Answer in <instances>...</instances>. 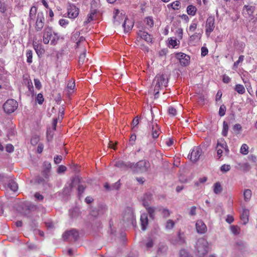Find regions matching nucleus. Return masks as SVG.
Wrapping results in <instances>:
<instances>
[{
	"label": "nucleus",
	"mask_w": 257,
	"mask_h": 257,
	"mask_svg": "<svg viewBox=\"0 0 257 257\" xmlns=\"http://www.w3.org/2000/svg\"><path fill=\"white\" fill-rule=\"evenodd\" d=\"M255 10V6L251 5H245L243 8L244 14L246 16V17H248L249 18L253 16Z\"/></svg>",
	"instance_id": "obj_16"
},
{
	"label": "nucleus",
	"mask_w": 257,
	"mask_h": 257,
	"mask_svg": "<svg viewBox=\"0 0 257 257\" xmlns=\"http://www.w3.org/2000/svg\"><path fill=\"white\" fill-rule=\"evenodd\" d=\"M180 257H193L188 251L185 249L181 250Z\"/></svg>",
	"instance_id": "obj_42"
},
{
	"label": "nucleus",
	"mask_w": 257,
	"mask_h": 257,
	"mask_svg": "<svg viewBox=\"0 0 257 257\" xmlns=\"http://www.w3.org/2000/svg\"><path fill=\"white\" fill-rule=\"evenodd\" d=\"M7 10L6 4L3 2V0H0V12L5 13Z\"/></svg>",
	"instance_id": "obj_48"
},
{
	"label": "nucleus",
	"mask_w": 257,
	"mask_h": 257,
	"mask_svg": "<svg viewBox=\"0 0 257 257\" xmlns=\"http://www.w3.org/2000/svg\"><path fill=\"white\" fill-rule=\"evenodd\" d=\"M196 255L198 257H204L208 251V242L204 238L198 239L195 246Z\"/></svg>",
	"instance_id": "obj_5"
},
{
	"label": "nucleus",
	"mask_w": 257,
	"mask_h": 257,
	"mask_svg": "<svg viewBox=\"0 0 257 257\" xmlns=\"http://www.w3.org/2000/svg\"><path fill=\"white\" fill-rule=\"evenodd\" d=\"M196 207L195 206H192L190 209L189 214L191 216L195 215L196 214Z\"/></svg>",
	"instance_id": "obj_63"
},
{
	"label": "nucleus",
	"mask_w": 257,
	"mask_h": 257,
	"mask_svg": "<svg viewBox=\"0 0 257 257\" xmlns=\"http://www.w3.org/2000/svg\"><path fill=\"white\" fill-rule=\"evenodd\" d=\"M230 169V166L229 165L224 164L221 166L220 170L223 172H226L229 171Z\"/></svg>",
	"instance_id": "obj_51"
},
{
	"label": "nucleus",
	"mask_w": 257,
	"mask_h": 257,
	"mask_svg": "<svg viewBox=\"0 0 257 257\" xmlns=\"http://www.w3.org/2000/svg\"><path fill=\"white\" fill-rule=\"evenodd\" d=\"M37 101L39 104H42L44 101L43 96L42 93H39L36 97Z\"/></svg>",
	"instance_id": "obj_50"
},
{
	"label": "nucleus",
	"mask_w": 257,
	"mask_h": 257,
	"mask_svg": "<svg viewBox=\"0 0 257 257\" xmlns=\"http://www.w3.org/2000/svg\"><path fill=\"white\" fill-rule=\"evenodd\" d=\"M152 198V195L151 193H146L144 195L143 200V204L144 206V202L145 201H148L149 202V205L150 204L151 200Z\"/></svg>",
	"instance_id": "obj_36"
},
{
	"label": "nucleus",
	"mask_w": 257,
	"mask_h": 257,
	"mask_svg": "<svg viewBox=\"0 0 257 257\" xmlns=\"http://www.w3.org/2000/svg\"><path fill=\"white\" fill-rule=\"evenodd\" d=\"M79 237L78 231L73 229L70 230L66 231L63 234V238L65 240H76Z\"/></svg>",
	"instance_id": "obj_8"
},
{
	"label": "nucleus",
	"mask_w": 257,
	"mask_h": 257,
	"mask_svg": "<svg viewBox=\"0 0 257 257\" xmlns=\"http://www.w3.org/2000/svg\"><path fill=\"white\" fill-rule=\"evenodd\" d=\"M196 11L197 8L193 5H189L187 7V13L189 15L193 16L195 15Z\"/></svg>",
	"instance_id": "obj_25"
},
{
	"label": "nucleus",
	"mask_w": 257,
	"mask_h": 257,
	"mask_svg": "<svg viewBox=\"0 0 257 257\" xmlns=\"http://www.w3.org/2000/svg\"><path fill=\"white\" fill-rule=\"evenodd\" d=\"M134 218V212L131 208H126L123 213V221L128 223H133Z\"/></svg>",
	"instance_id": "obj_11"
},
{
	"label": "nucleus",
	"mask_w": 257,
	"mask_h": 257,
	"mask_svg": "<svg viewBox=\"0 0 257 257\" xmlns=\"http://www.w3.org/2000/svg\"><path fill=\"white\" fill-rule=\"evenodd\" d=\"M158 211H160L164 218L168 217L170 215V211L164 208L160 207L159 208Z\"/></svg>",
	"instance_id": "obj_27"
},
{
	"label": "nucleus",
	"mask_w": 257,
	"mask_h": 257,
	"mask_svg": "<svg viewBox=\"0 0 257 257\" xmlns=\"http://www.w3.org/2000/svg\"><path fill=\"white\" fill-rule=\"evenodd\" d=\"M175 225V222L171 219H169L167 221L165 224V228L167 230L172 229Z\"/></svg>",
	"instance_id": "obj_32"
},
{
	"label": "nucleus",
	"mask_w": 257,
	"mask_h": 257,
	"mask_svg": "<svg viewBox=\"0 0 257 257\" xmlns=\"http://www.w3.org/2000/svg\"><path fill=\"white\" fill-rule=\"evenodd\" d=\"M95 12H91L89 14L87 17V20L85 21L86 23H88L93 20V16L94 15Z\"/></svg>",
	"instance_id": "obj_57"
},
{
	"label": "nucleus",
	"mask_w": 257,
	"mask_h": 257,
	"mask_svg": "<svg viewBox=\"0 0 257 257\" xmlns=\"http://www.w3.org/2000/svg\"><path fill=\"white\" fill-rule=\"evenodd\" d=\"M169 44L171 45L173 48H175L176 46L179 45V43H178L176 39H173L170 38L169 39Z\"/></svg>",
	"instance_id": "obj_40"
},
{
	"label": "nucleus",
	"mask_w": 257,
	"mask_h": 257,
	"mask_svg": "<svg viewBox=\"0 0 257 257\" xmlns=\"http://www.w3.org/2000/svg\"><path fill=\"white\" fill-rule=\"evenodd\" d=\"M249 215V210L245 208L243 209L240 215V219L243 221L244 224H246L248 222Z\"/></svg>",
	"instance_id": "obj_22"
},
{
	"label": "nucleus",
	"mask_w": 257,
	"mask_h": 257,
	"mask_svg": "<svg viewBox=\"0 0 257 257\" xmlns=\"http://www.w3.org/2000/svg\"><path fill=\"white\" fill-rule=\"evenodd\" d=\"M198 26V21L196 19H194L189 28V31L194 32L197 28Z\"/></svg>",
	"instance_id": "obj_29"
},
{
	"label": "nucleus",
	"mask_w": 257,
	"mask_h": 257,
	"mask_svg": "<svg viewBox=\"0 0 257 257\" xmlns=\"http://www.w3.org/2000/svg\"><path fill=\"white\" fill-rule=\"evenodd\" d=\"M222 190V187L219 182H216L213 186V191L214 193L218 194L221 192Z\"/></svg>",
	"instance_id": "obj_26"
},
{
	"label": "nucleus",
	"mask_w": 257,
	"mask_h": 257,
	"mask_svg": "<svg viewBox=\"0 0 257 257\" xmlns=\"http://www.w3.org/2000/svg\"><path fill=\"white\" fill-rule=\"evenodd\" d=\"M66 170V167L63 165L59 166L57 172L59 173H63Z\"/></svg>",
	"instance_id": "obj_62"
},
{
	"label": "nucleus",
	"mask_w": 257,
	"mask_h": 257,
	"mask_svg": "<svg viewBox=\"0 0 257 257\" xmlns=\"http://www.w3.org/2000/svg\"><path fill=\"white\" fill-rule=\"evenodd\" d=\"M62 160V157L61 156H56L54 157V162L56 164H59Z\"/></svg>",
	"instance_id": "obj_61"
},
{
	"label": "nucleus",
	"mask_w": 257,
	"mask_h": 257,
	"mask_svg": "<svg viewBox=\"0 0 257 257\" xmlns=\"http://www.w3.org/2000/svg\"><path fill=\"white\" fill-rule=\"evenodd\" d=\"M144 207L147 209V210L149 213V215L150 216V217L153 219L155 215V212L156 209L154 207H150V205H149L148 201L144 202Z\"/></svg>",
	"instance_id": "obj_20"
},
{
	"label": "nucleus",
	"mask_w": 257,
	"mask_h": 257,
	"mask_svg": "<svg viewBox=\"0 0 257 257\" xmlns=\"http://www.w3.org/2000/svg\"><path fill=\"white\" fill-rule=\"evenodd\" d=\"M222 80L224 83H228L230 81V78L228 76L223 75Z\"/></svg>",
	"instance_id": "obj_64"
},
{
	"label": "nucleus",
	"mask_w": 257,
	"mask_h": 257,
	"mask_svg": "<svg viewBox=\"0 0 257 257\" xmlns=\"http://www.w3.org/2000/svg\"><path fill=\"white\" fill-rule=\"evenodd\" d=\"M139 119L138 118L136 117L135 118H134L133 119L132 123V130H133V131H136V126L139 124Z\"/></svg>",
	"instance_id": "obj_52"
},
{
	"label": "nucleus",
	"mask_w": 257,
	"mask_h": 257,
	"mask_svg": "<svg viewBox=\"0 0 257 257\" xmlns=\"http://www.w3.org/2000/svg\"><path fill=\"white\" fill-rule=\"evenodd\" d=\"M75 85L74 82L69 81L68 83L67 87H68V88L70 90H73L75 88Z\"/></svg>",
	"instance_id": "obj_60"
},
{
	"label": "nucleus",
	"mask_w": 257,
	"mask_h": 257,
	"mask_svg": "<svg viewBox=\"0 0 257 257\" xmlns=\"http://www.w3.org/2000/svg\"><path fill=\"white\" fill-rule=\"evenodd\" d=\"M217 159H219L223 154L228 155L229 152L227 143L224 139H220L217 141L216 146Z\"/></svg>",
	"instance_id": "obj_6"
},
{
	"label": "nucleus",
	"mask_w": 257,
	"mask_h": 257,
	"mask_svg": "<svg viewBox=\"0 0 257 257\" xmlns=\"http://www.w3.org/2000/svg\"><path fill=\"white\" fill-rule=\"evenodd\" d=\"M168 112L169 114L171 115L172 116H175L177 114L176 109L172 106H170L169 107Z\"/></svg>",
	"instance_id": "obj_49"
},
{
	"label": "nucleus",
	"mask_w": 257,
	"mask_h": 257,
	"mask_svg": "<svg viewBox=\"0 0 257 257\" xmlns=\"http://www.w3.org/2000/svg\"><path fill=\"white\" fill-rule=\"evenodd\" d=\"M240 153L243 155H246L248 153V147L245 144H243L242 145L240 148Z\"/></svg>",
	"instance_id": "obj_39"
},
{
	"label": "nucleus",
	"mask_w": 257,
	"mask_h": 257,
	"mask_svg": "<svg viewBox=\"0 0 257 257\" xmlns=\"http://www.w3.org/2000/svg\"><path fill=\"white\" fill-rule=\"evenodd\" d=\"M34 84L36 88L38 90L42 87V84L40 81L38 79H34Z\"/></svg>",
	"instance_id": "obj_55"
},
{
	"label": "nucleus",
	"mask_w": 257,
	"mask_h": 257,
	"mask_svg": "<svg viewBox=\"0 0 257 257\" xmlns=\"http://www.w3.org/2000/svg\"><path fill=\"white\" fill-rule=\"evenodd\" d=\"M45 19L43 11L37 12V8L35 6L31 7L29 16V24H34L35 30L37 31L42 30L44 26Z\"/></svg>",
	"instance_id": "obj_1"
},
{
	"label": "nucleus",
	"mask_w": 257,
	"mask_h": 257,
	"mask_svg": "<svg viewBox=\"0 0 257 257\" xmlns=\"http://www.w3.org/2000/svg\"><path fill=\"white\" fill-rule=\"evenodd\" d=\"M114 165L116 167L120 168L121 170H126L128 168L132 169V167L133 166V163L130 162H124L119 160L115 162Z\"/></svg>",
	"instance_id": "obj_15"
},
{
	"label": "nucleus",
	"mask_w": 257,
	"mask_h": 257,
	"mask_svg": "<svg viewBox=\"0 0 257 257\" xmlns=\"http://www.w3.org/2000/svg\"><path fill=\"white\" fill-rule=\"evenodd\" d=\"M207 178L206 177H203L202 178H199V180L195 183V185L196 186H198L200 184L205 183L207 181Z\"/></svg>",
	"instance_id": "obj_53"
},
{
	"label": "nucleus",
	"mask_w": 257,
	"mask_h": 257,
	"mask_svg": "<svg viewBox=\"0 0 257 257\" xmlns=\"http://www.w3.org/2000/svg\"><path fill=\"white\" fill-rule=\"evenodd\" d=\"M180 5L181 3L179 1H175L170 4H169L168 5V7L169 8L170 7H171L173 10H178L180 8Z\"/></svg>",
	"instance_id": "obj_28"
},
{
	"label": "nucleus",
	"mask_w": 257,
	"mask_h": 257,
	"mask_svg": "<svg viewBox=\"0 0 257 257\" xmlns=\"http://www.w3.org/2000/svg\"><path fill=\"white\" fill-rule=\"evenodd\" d=\"M176 58L179 60L181 65L183 66H186L190 63V57L185 53H178L176 54Z\"/></svg>",
	"instance_id": "obj_9"
},
{
	"label": "nucleus",
	"mask_w": 257,
	"mask_h": 257,
	"mask_svg": "<svg viewBox=\"0 0 257 257\" xmlns=\"http://www.w3.org/2000/svg\"><path fill=\"white\" fill-rule=\"evenodd\" d=\"M86 50L84 49L83 53L80 55L78 60L79 65H82L85 62L86 58Z\"/></svg>",
	"instance_id": "obj_35"
},
{
	"label": "nucleus",
	"mask_w": 257,
	"mask_h": 257,
	"mask_svg": "<svg viewBox=\"0 0 257 257\" xmlns=\"http://www.w3.org/2000/svg\"><path fill=\"white\" fill-rule=\"evenodd\" d=\"M9 187L13 191L15 192L18 189V184L14 181H11L9 183Z\"/></svg>",
	"instance_id": "obj_38"
},
{
	"label": "nucleus",
	"mask_w": 257,
	"mask_h": 257,
	"mask_svg": "<svg viewBox=\"0 0 257 257\" xmlns=\"http://www.w3.org/2000/svg\"><path fill=\"white\" fill-rule=\"evenodd\" d=\"M154 245V242L152 239L149 238L147 240V242L146 243V246L147 249H150L152 248Z\"/></svg>",
	"instance_id": "obj_45"
},
{
	"label": "nucleus",
	"mask_w": 257,
	"mask_h": 257,
	"mask_svg": "<svg viewBox=\"0 0 257 257\" xmlns=\"http://www.w3.org/2000/svg\"><path fill=\"white\" fill-rule=\"evenodd\" d=\"M243 60H244V56L240 55L239 57L238 60L234 63L233 66L235 68H237L238 67V65L239 64V63L242 62L243 61Z\"/></svg>",
	"instance_id": "obj_54"
},
{
	"label": "nucleus",
	"mask_w": 257,
	"mask_h": 257,
	"mask_svg": "<svg viewBox=\"0 0 257 257\" xmlns=\"http://www.w3.org/2000/svg\"><path fill=\"white\" fill-rule=\"evenodd\" d=\"M196 228L197 232L200 234L204 233L207 231V227L205 224L201 220L197 221Z\"/></svg>",
	"instance_id": "obj_14"
},
{
	"label": "nucleus",
	"mask_w": 257,
	"mask_h": 257,
	"mask_svg": "<svg viewBox=\"0 0 257 257\" xmlns=\"http://www.w3.org/2000/svg\"><path fill=\"white\" fill-rule=\"evenodd\" d=\"M208 53V49L206 47H202L201 48V56H205Z\"/></svg>",
	"instance_id": "obj_59"
},
{
	"label": "nucleus",
	"mask_w": 257,
	"mask_h": 257,
	"mask_svg": "<svg viewBox=\"0 0 257 257\" xmlns=\"http://www.w3.org/2000/svg\"><path fill=\"white\" fill-rule=\"evenodd\" d=\"M251 191L249 189H245L244 191L243 195L244 199L245 201H247L250 200L251 197Z\"/></svg>",
	"instance_id": "obj_31"
},
{
	"label": "nucleus",
	"mask_w": 257,
	"mask_h": 257,
	"mask_svg": "<svg viewBox=\"0 0 257 257\" xmlns=\"http://www.w3.org/2000/svg\"><path fill=\"white\" fill-rule=\"evenodd\" d=\"M133 22L131 20H128L127 18L125 19L122 24V26L124 28V31L125 32H128L130 31L133 27Z\"/></svg>",
	"instance_id": "obj_19"
},
{
	"label": "nucleus",
	"mask_w": 257,
	"mask_h": 257,
	"mask_svg": "<svg viewBox=\"0 0 257 257\" xmlns=\"http://www.w3.org/2000/svg\"><path fill=\"white\" fill-rule=\"evenodd\" d=\"M168 79L167 75L158 74L155 77L152 85L154 86L153 93L156 98L158 97L159 90L164 87H166Z\"/></svg>",
	"instance_id": "obj_2"
},
{
	"label": "nucleus",
	"mask_w": 257,
	"mask_h": 257,
	"mask_svg": "<svg viewBox=\"0 0 257 257\" xmlns=\"http://www.w3.org/2000/svg\"><path fill=\"white\" fill-rule=\"evenodd\" d=\"M27 62L30 64L32 62L33 52L32 50H28L26 53Z\"/></svg>",
	"instance_id": "obj_37"
},
{
	"label": "nucleus",
	"mask_w": 257,
	"mask_h": 257,
	"mask_svg": "<svg viewBox=\"0 0 257 257\" xmlns=\"http://www.w3.org/2000/svg\"><path fill=\"white\" fill-rule=\"evenodd\" d=\"M228 128L229 127L226 121H224L223 122V129L222 131V136H223L224 137H226L227 136Z\"/></svg>",
	"instance_id": "obj_33"
},
{
	"label": "nucleus",
	"mask_w": 257,
	"mask_h": 257,
	"mask_svg": "<svg viewBox=\"0 0 257 257\" xmlns=\"http://www.w3.org/2000/svg\"><path fill=\"white\" fill-rule=\"evenodd\" d=\"M6 150L7 152H8L9 153H11L14 151V148L12 145L8 144L7 145V146L6 147Z\"/></svg>",
	"instance_id": "obj_58"
},
{
	"label": "nucleus",
	"mask_w": 257,
	"mask_h": 257,
	"mask_svg": "<svg viewBox=\"0 0 257 257\" xmlns=\"http://www.w3.org/2000/svg\"><path fill=\"white\" fill-rule=\"evenodd\" d=\"M146 23L147 25H148L149 27H152L154 25L153 20L151 17H148L146 18Z\"/></svg>",
	"instance_id": "obj_56"
},
{
	"label": "nucleus",
	"mask_w": 257,
	"mask_h": 257,
	"mask_svg": "<svg viewBox=\"0 0 257 257\" xmlns=\"http://www.w3.org/2000/svg\"><path fill=\"white\" fill-rule=\"evenodd\" d=\"M206 34L209 36L215 28V19L213 17H209L206 22Z\"/></svg>",
	"instance_id": "obj_10"
},
{
	"label": "nucleus",
	"mask_w": 257,
	"mask_h": 257,
	"mask_svg": "<svg viewBox=\"0 0 257 257\" xmlns=\"http://www.w3.org/2000/svg\"><path fill=\"white\" fill-rule=\"evenodd\" d=\"M79 10L74 5H70L67 10L68 16L69 18L74 19L79 15Z\"/></svg>",
	"instance_id": "obj_13"
},
{
	"label": "nucleus",
	"mask_w": 257,
	"mask_h": 257,
	"mask_svg": "<svg viewBox=\"0 0 257 257\" xmlns=\"http://www.w3.org/2000/svg\"><path fill=\"white\" fill-rule=\"evenodd\" d=\"M191 41L199 40L201 38V34L195 33L190 37Z\"/></svg>",
	"instance_id": "obj_43"
},
{
	"label": "nucleus",
	"mask_w": 257,
	"mask_h": 257,
	"mask_svg": "<svg viewBox=\"0 0 257 257\" xmlns=\"http://www.w3.org/2000/svg\"><path fill=\"white\" fill-rule=\"evenodd\" d=\"M234 89L236 92L240 94H243L245 91L244 86L241 84L236 85Z\"/></svg>",
	"instance_id": "obj_30"
},
{
	"label": "nucleus",
	"mask_w": 257,
	"mask_h": 257,
	"mask_svg": "<svg viewBox=\"0 0 257 257\" xmlns=\"http://www.w3.org/2000/svg\"><path fill=\"white\" fill-rule=\"evenodd\" d=\"M18 104L17 101L13 99H8L3 105L5 112L8 113L13 112L18 107Z\"/></svg>",
	"instance_id": "obj_7"
},
{
	"label": "nucleus",
	"mask_w": 257,
	"mask_h": 257,
	"mask_svg": "<svg viewBox=\"0 0 257 257\" xmlns=\"http://www.w3.org/2000/svg\"><path fill=\"white\" fill-rule=\"evenodd\" d=\"M138 35L143 39H144L145 41H146L148 43H151L152 42V39L148 33L140 31L138 33Z\"/></svg>",
	"instance_id": "obj_23"
},
{
	"label": "nucleus",
	"mask_w": 257,
	"mask_h": 257,
	"mask_svg": "<svg viewBox=\"0 0 257 257\" xmlns=\"http://www.w3.org/2000/svg\"><path fill=\"white\" fill-rule=\"evenodd\" d=\"M132 169L134 173H143L151 171V164L147 160H142L137 163H133Z\"/></svg>",
	"instance_id": "obj_4"
},
{
	"label": "nucleus",
	"mask_w": 257,
	"mask_h": 257,
	"mask_svg": "<svg viewBox=\"0 0 257 257\" xmlns=\"http://www.w3.org/2000/svg\"><path fill=\"white\" fill-rule=\"evenodd\" d=\"M43 38L44 44H48L50 41L51 45H55L59 39V36L53 32L51 28L48 27L44 29Z\"/></svg>",
	"instance_id": "obj_3"
},
{
	"label": "nucleus",
	"mask_w": 257,
	"mask_h": 257,
	"mask_svg": "<svg viewBox=\"0 0 257 257\" xmlns=\"http://www.w3.org/2000/svg\"><path fill=\"white\" fill-rule=\"evenodd\" d=\"M242 127L241 125L239 123L235 124L233 126V130L234 132H237V134H238L240 133V132L241 131Z\"/></svg>",
	"instance_id": "obj_44"
},
{
	"label": "nucleus",
	"mask_w": 257,
	"mask_h": 257,
	"mask_svg": "<svg viewBox=\"0 0 257 257\" xmlns=\"http://www.w3.org/2000/svg\"><path fill=\"white\" fill-rule=\"evenodd\" d=\"M202 149L199 147H195L192 150L190 155H189L190 159L193 161H197L202 154Z\"/></svg>",
	"instance_id": "obj_12"
},
{
	"label": "nucleus",
	"mask_w": 257,
	"mask_h": 257,
	"mask_svg": "<svg viewBox=\"0 0 257 257\" xmlns=\"http://www.w3.org/2000/svg\"><path fill=\"white\" fill-rule=\"evenodd\" d=\"M33 45L38 54L39 53L41 54L44 53V50L42 49V45L39 43V41L37 40L36 38L34 39Z\"/></svg>",
	"instance_id": "obj_18"
},
{
	"label": "nucleus",
	"mask_w": 257,
	"mask_h": 257,
	"mask_svg": "<svg viewBox=\"0 0 257 257\" xmlns=\"http://www.w3.org/2000/svg\"><path fill=\"white\" fill-rule=\"evenodd\" d=\"M140 220L141 222L142 229L143 230H145L148 224L147 214L146 213L142 214L141 216Z\"/></svg>",
	"instance_id": "obj_21"
},
{
	"label": "nucleus",
	"mask_w": 257,
	"mask_h": 257,
	"mask_svg": "<svg viewBox=\"0 0 257 257\" xmlns=\"http://www.w3.org/2000/svg\"><path fill=\"white\" fill-rule=\"evenodd\" d=\"M59 24L61 26L65 28L69 24V21L66 19H61L59 21Z\"/></svg>",
	"instance_id": "obj_47"
},
{
	"label": "nucleus",
	"mask_w": 257,
	"mask_h": 257,
	"mask_svg": "<svg viewBox=\"0 0 257 257\" xmlns=\"http://www.w3.org/2000/svg\"><path fill=\"white\" fill-rule=\"evenodd\" d=\"M160 134V131L158 126L156 125H153L152 126V136L154 139L157 138Z\"/></svg>",
	"instance_id": "obj_24"
},
{
	"label": "nucleus",
	"mask_w": 257,
	"mask_h": 257,
	"mask_svg": "<svg viewBox=\"0 0 257 257\" xmlns=\"http://www.w3.org/2000/svg\"><path fill=\"white\" fill-rule=\"evenodd\" d=\"M226 111V107L224 105L220 106L219 110V114L220 116H223L225 115Z\"/></svg>",
	"instance_id": "obj_46"
},
{
	"label": "nucleus",
	"mask_w": 257,
	"mask_h": 257,
	"mask_svg": "<svg viewBox=\"0 0 257 257\" xmlns=\"http://www.w3.org/2000/svg\"><path fill=\"white\" fill-rule=\"evenodd\" d=\"M32 207V205L29 203L25 204L23 207L24 211H23V213L25 215H28Z\"/></svg>",
	"instance_id": "obj_34"
},
{
	"label": "nucleus",
	"mask_w": 257,
	"mask_h": 257,
	"mask_svg": "<svg viewBox=\"0 0 257 257\" xmlns=\"http://www.w3.org/2000/svg\"><path fill=\"white\" fill-rule=\"evenodd\" d=\"M230 229L232 233L235 235H237L239 233V228L237 226L231 225L230 226Z\"/></svg>",
	"instance_id": "obj_41"
},
{
	"label": "nucleus",
	"mask_w": 257,
	"mask_h": 257,
	"mask_svg": "<svg viewBox=\"0 0 257 257\" xmlns=\"http://www.w3.org/2000/svg\"><path fill=\"white\" fill-rule=\"evenodd\" d=\"M185 242L184 235L183 233L179 232L176 239H172V242L175 244H183Z\"/></svg>",
	"instance_id": "obj_17"
}]
</instances>
